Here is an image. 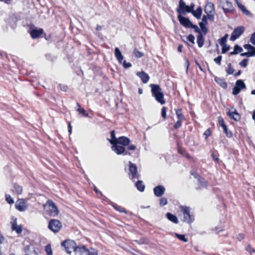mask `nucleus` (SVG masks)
Returning a JSON list of instances; mask_svg holds the SVG:
<instances>
[{"label": "nucleus", "mask_w": 255, "mask_h": 255, "mask_svg": "<svg viewBox=\"0 0 255 255\" xmlns=\"http://www.w3.org/2000/svg\"><path fill=\"white\" fill-rule=\"evenodd\" d=\"M150 86L151 88L152 95L155 97L156 100L162 105L164 104L165 101L164 99L163 93L160 87L158 85L155 84H150Z\"/></svg>", "instance_id": "1"}, {"label": "nucleus", "mask_w": 255, "mask_h": 255, "mask_svg": "<svg viewBox=\"0 0 255 255\" xmlns=\"http://www.w3.org/2000/svg\"><path fill=\"white\" fill-rule=\"evenodd\" d=\"M44 208L47 214L51 216L55 217L58 213L57 207L51 200L47 201L46 205H44Z\"/></svg>", "instance_id": "2"}, {"label": "nucleus", "mask_w": 255, "mask_h": 255, "mask_svg": "<svg viewBox=\"0 0 255 255\" xmlns=\"http://www.w3.org/2000/svg\"><path fill=\"white\" fill-rule=\"evenodd\" d=\"M180 216H183V221L187 223H191L193 221V219L190 215V210L189 207L186 206H180Z\"/></svg>", "instance_id": "3"}, {"label": "nucleus", "mask_w": 255, "mask_h": 255, "mask_svg": "<svg viewBox=\"0 0 255 255\" xmlns=\"http://www.w3.org/2000/svg\"><path fill=\"white\" fill-rule=\"evenodd\" d=\"M61 246L69 254H71L73 251L75 252V249L76 248L75 242L70 240H66L62 242Z\"/></svg>", "instance_id": "4"}, {"label": "nucleus", "mask_w": 255, "mask_h": 255, "mask_svg": "<svg viewBox=\"0 0 255 255\" xmlns=\"http://www.w3.org/2000/svg\"><path fill=\"white\" fill-rule=\"evenodd\" d=\"M48 228L54 233H57L61 229L62 224L59 220L53 219L50 221Z\"/></svg>", "instance_id": "5"}, {"label": "nucleus", "mask_w": 255, "mask_h": 255, "mask_svg": "<svg viewBox=\"0 0 255 255\" xmlns=\"http://www.w3.org/2000/svg\"><path fill=\"white\" fill-rule=\"evenodd\" d=\"M193 6L194 5H192L191 7L186 5L183 0H180L179 4V8L178 9V12L180 13H184L185 12H190L193 8Z\"/></svg>", "instance_id": "6"}, {"label": "nucleus", "mask_w": 255, "mask_h": 255, "mask_svg": "<svg viewBox=\"0 0 255 255\" xmlns=\"http://www.w3.org/2000/svg\"><path fill=\"white\" fill-rule=\"evenodd\" d=\"M246 88V85L242 80L237 81L235 86L233 89V94L238 95L242 89Z\"/></svg>", "instance_id": "7"}, {"label": "nucleus", "mask_w": 255, "mask_h": 255, "mask_svg": "<svg viewBox=\"0 0 255 255\" xmlns=\"http://www.w3.org/2000/svg\"><path fill=\"white\" fill-rule=\"evenodd\" d=\"M244 30L245 28L243 26H239L236 28L230 37V40L231 41H235L243 33Z\"/></svg>", "instance_id": "8"}, {"label": "nucleus", "mask_w": 255, "mask_h": 255, "mask_svg": "<svg viewBox=\"0 0 255 255\" xmlns=\"http://www.w3.org/2000/svg\"><path fill=\"white\" fill-rule=\"evenodd\" d=\"M15 208L20 212H24L27 209V205L23 199H19L16 202Z\"/></svg>", "instance_id": "9"}, {"label": "nucleus", "mask_w": 255, "mask_h": 255, "mask_svg": "<svg viewBox=\"0 0 255 255\" xmlns=\"http://www.w3.org/2000/svg\"><path fill=\"white\" fill-rule=\"evenodd\" d=\"M129 175L131 176L132 179L135 178H138L139 177V174L137 173L136 165L130 161L129 162Z\"/></svg>", "instance_id": "10"}, {"label": "nucleus", "mask_w": 255, "mask_h": 255, "mask_svg": "<svg viewBox=\"0 0 255 255\" xmlns=\"http://www.w3.org/2000/svg\"><path fill=\"white\" fill-rule=\"evenodd\" d=\"M227 114L230 119L236 121H238L240 120V115L237 112V110L233 108H230Z\"/></svg>", "instance_id": "11"}, {"label": "nucleus", "mask_w": 255, "mask_h": 255, "mask_svg": "<svg viewBox=\"0 0 255 255\" xmlns=\"http://www.w3.org/2000/svg\"><path fill=\"white\" fill-rule=\"evenodd\" d=\"M178 18L180 23L184 27L191 28V27L193 26L192 23L189 18L182 16L181 15L178 16Z\"/></svg>", "instance_id": "12"}, {"label": "nucleus", "mask_w": 255, "mask_h": 255, "mask_svg": "<svg viewBox=\"0 0 255 255\" xmlns=\"http://www.w3.org/2000/svg\"><path fill=\"white\" fill-rule=\"evenodd\" d=\"M221 5L225 12L231 11L233 8L232 2L229 0H222Z\"/></svg>", "instance_id": "13"}, {"label": "nucleus", "mask_w": 255, "mask_h": 255, "mask_svg": "<svg viewBox=\"0 0 255 255\" xmlns=\"http://www.w3.org/2000/svg\"><path fill=\"white\" fill-rule=\"evenodd\" d=\"M112 150L117 154H121L125 151V147L123 145H120L118 143L112 144Z\"/></svg>", "instance_id": "14"}, {"label": "nucleus", "mask_w": 255, "mask_h": 255, "mask_svg": "<svg viewBox=\"0 0 255 255\" xmlns=\"http://www.w3.org/2000/svg\"><path fill=\"white\" fill-rule=\"evenodd\" d=\"M76 255H89V251L85 247H77L75 249Z\"/></svg>", "instance_id": "15"}, {"label": "nucleus", "mask_w": 255, "mask_h": 255, "mask_svg": "<svg viewBox=\"0 0 255 255\" xmlns=\"http://www.w3.org/2000/svg\"><path fill=\"white\" fill-rule=\"evenodd\" d=\"M130 141V139L127 137L121 136L117 140L116 143L121 144L124 146L129 145Z\"/></svg>", "instance_id": "16"}, {"label": "nucleus", "mask_w": 255, "mask_h": 255, "mask_svg": "<svg viewBox=\"0 0 255 255\" xmlns=\"http://www.w3.org/2000/svg\"><path fill=\"white\" fill-rule=\"evenodd\" d=\"M154 193L157 197L161 196L165 192V188L163 186L158 185L154 188Z\"/></svg>", "instance_id": "17"}, {"label": "nucleus", "mask_w": 255, "mask_h": 255, "mask_svg": "<svg viewBox=\"0 0 255 255\" xmlns=\"http://www.w3.org/2000/svg\"><path fill=\"white\" fill-rule=\"evenodd\" d=\"M136 75L141 79L143 83H146L149 79L148 75L144 71L137 72Z\"/></svg>", "instance_id": "18"}, {"label": "nucleus", "mask_w": 255, "mask_h": 255, "mask_svg": "<svg viewBox=\"0 0 255 255\" xmlns=\"http://www.w3.org/2000/svg\"><path fill=\"white\" fill-rule=\"evenodd\" d=\"M13 223L11 225V229L14 230L17 234H20L22 232V228L20 226H18L16 224V218H13Z\"/></svg>", "instance_id": "19"}, {"label": "nucleus", "mask_w": 255, "mask_h": 255, "mask_svg": "<svg viewBox=\"0 0 255 255\" xmlns=\"http://www.w3.org/2000/svg\"><path fill=\"white\" fill-rule=\"evenodd\" d=\"M204 10L206 13H214L215 9L213 3L211 2H208L205 7Z\"/></svg>", "instance_id": "20"}, {"label": "nucleus", "mask_w": 255, "mask_h": 255, "mask_svg": "<svg viewBox=\"0 0 255 255\" xmlns=\"http://www.w3.org/2000/svg\"><path fill=\"white\" fill-rule=\"evenodd\" d=\"M43 33L42 29H33L30 32L31 36L32 38H36L41 35Z\"/></svg>", "instance_id": "21"}, {"label": "nucleus", "mask_w": 255, "mask_h": 255, "mask_svg": "<svg viewBox=\"0 0 255 255\" xmlns=\"http://www.w3.org/2000/svg\"><path fill=\"white\" fill-rule=\"evenodd\" d=\"M115 56L117 59V60L119 61V62L120 63H122V61L124 59V57L123 55L122 54L120 50L118 48H116L115 49Z\"/></svg>", "instance_id": "22"}, {"label": "nucleus", "mask_w": 255, "mask_h": 255, "mask_svg": "<svg viewBox=\"0 0 255 255\" xmlns=\"http://www.w3.org/2000/svg\"><path fill=\"white\" fill-rule=\"evenodd\" d=\"M191 12L195 17L197 19H200L202 13V10L201 7H198L196 10H193L192 9Z\"/></svg>", "instance_id": "23"}, {"label": "nucleus", "mask_w": 255, "mask_h": 255, "mask_svg": "<svg viewBox=\"0 0 255 255\" xmlns=\"http://www.w3.org/2000/svg\"><path fill=\"white\" fill-rule=\"evenodd\" d=\"M244 48L248 50L250 55L254 56L255 55V48L250 44H246L244 45Z\"/></svg>", "instance_id": "24"}, {"label": "nucleus", "mask_w": 255, "mask_h": 255, "mask_svg": "<svg viewBox=\"0 0 255 255\" xmlns=\"http://www.w3.org/2000/svg\"><path fill=\"white\" fill-rule=\"evenodd\" d=\"M235 1L238 5V7L242 10V11L247 15H250L251 13L249 10L246 9L245 7L240 3L238 0H235Z\"/></svg>", "instance_id": "25"}, {"label": "nucleus", "mask_w": 255, "mask_h": 255, "mask_svg": "<svg viewBox=\"0 0 255 255\" xmlns=\"http://www.w3.org/2000/svg\"><path fill=\"white\" fill-rule=\"evenodd\" d=\"M197 42L199 47H202L204 43V38L201 33H199L197 36Z\"/></svg>", "instance_id": "26"}, {"label": "nucleus", "mask_w": 255, "mask_h": 255, "mask_svg": "<svg viewBox=\"0 0 255 255\" xmlns=\"http://www.w3.org/2000/svg\"><path fill=\"white\" fill-rule=\"evenodd\" d=\"M167 218L170 221L174 223H178V219L177 218L174 216V215L171 214L170 213H168L166 214Z\"/></svg>", "instance_id": "27"}, {"label": "nucleus", "mask_w": 255, "mask_h": 255, "mask_svg": "<svg viewBox=\"0 0 255 255\" xmlns=\"http://www.w3.org/2000/svg\"><path fill=\"white\" fill-rule=\"evenodd\" d=\"M26 255H36L34 248L32 246L27 247L26 249Z\"/></svg>", "instance_id": "28"}, {"label": "nucleus", "mask_w": 255, "mask_h": 255, "mask_svg": "<svg viewBox=\"0 0 255 255\" xmlns=\"http://www.w3.org/2000/svg\"><path fill=\"white\" fill-rule=\"evenodd\" d=\"M215 80L218 84H219L223 88H225L227 87V84L223 79L219 78L218 77H215Z\"/></svg>", "instance_id": "29"}, {"label": "nucleus", "mask_w": 255, "mask_h": 255, "mask_svg": "<svg viewBox=\"0 0 255 255\" xmlns=\"http://www.w3.org/2000/svg\"><path fill=\"white\" fill-rule=\"evenodd\" d=\"M136 187L137 189L140 191L142 192L144 190V185L142 184V182L141 181H138L135 184Z\"/></svg>", "instance_id": "30"}, {"label": "nucleus", "mask_w": 255, "mask_h": 255, "mask_svg": "<svg viewBox=\"0 0 255 255\" xmlns=\"http://www.w3.org/2000/svg\"><path fill=\"white\" fill-rule=\"evenodd\" d=\"M111 136L112 139L109 140L110 142L112 144L116 143L117 140L118 138H117L115 135V132L114 130H112L111 131Z\"/></svg>", "instance_id": "31"}, {"label": "nucleus", "mask_w": 255, "mask_h": 255, "mask_svg": "<svg viewBox=\"0 0 255 255\" xmlns=\"http://www.w3.org/2000/svg\"><path fill=\"white\" fill-rule=\"evenodd\" d=\"M242 51H243L242 48L240 46H239V45H236L235 46V47L234 48V51L231 52L230 53V54L231 55H235V54H238L239 52H241Z\"/></svg>", "instance_id": "32"}, {"label": "nucleus", "mask_w": 255, "mask_h": 255, "mask_svg": "<svg viewBox=\"0 0 255 255\" xmlns=\"http://www.w3.org/2000/svg\"><path fill=\"white\" fill-rule=\"evenodd\" d=\"M77 106H78V108L77 109V111L79 112V114H82L84 116L88 117L89 116V114L86 112V111L83 108L80 107V106L78 103Z\"/></svg>", "instance_id": "33"}, {"label": "nucleus", "mask_w": 255, "mask_h": 255, "mask_svg": "<svg viewBox=\"0 0 255 255\" xmlns=\"http://www.w3.org/2000/svg\"><path fill=\"white\" fill-rule=\"evenodd\" d=\"M178 120L183 121L184 120V117L182 115V111L181 109H178L176 111Z\"/></svg>", "instance_id": "34"}, {"label": "nucleus", "mask_w": 255, "mask_h": 255, "mask_svg": "<svg viewBox=\"0 0 255 255\" xmlns=\"http://www.w3.org/2000/svg\"><path fill=\"white\" fill-rule=\"evenodd\" d=\"M14 189L15 192L17 194H21L22 193V188L21 186H20L18 185H17V184H14Z\"/></svg>", "instance_id": "35"}, {"label": "nucleus", "mask_w": 255, "mask_h": 255, "mask_svg": "<svg viewBox=\"0 0 255 255\" xmlns=\"http://www.w3.org/2000/svg\"><path fill=\"white\" fill-rule=\"evenodd\" d=\"M226 71L228 75L232 74L234 71V69L231 66V64H228L227 68L226 69Z\"/></svg>", "instance_id": "36"}, {"label": "nucleus", "mask_w": 255, "mask_h": 255, "mask_svg": "<svg viewBox=\"0 0 255 255\" xmlns=\"http://www.w3.org/2000/svg\"><path fill=\"white\" fill-rule=\"evenodd\" d=\"M133 54L134 56L136 58H140L144 55V54L139 51H138L136 49H135L133 51Z\"/></svg>", "instance_id": "37"}, {"label": "nucleus", "mask_w": 255, "mask_h": 255, "mask_svg": "<svg viewBox=\"0 0 255 255\" xmlns=\"http://www.w3.org/2000/svg\"><path fill=\"white\" fill-rule=\"evenodd\" d=\"M199 25H200V27L202 32L205 34H206L207 33V31H208V29L206 27V24H205L204 22H200L199 23Z\"/></svg>", "instance_id": "38"}, {"label": "nucleus", "mask_w": 255, "mask_h": 255, "mask_svg": "<svg viewBox=\"0 0 255 255\" xmlns=\"http://www.w3.org/2000/svg\"><path fill=\"white\" fill-rule=\"evenodd\" d=\"M175 235L180 240L185 243L188 242V240L185 238L184 235H180L177 233H175Z\"/></svg>", "instance_id": "39"}, {"label": "nucleus", "mask_w": 255, "mask_h": 255, "mask_svg": "<svg viewBox=\"0 0 255 255\" xmlns=\"http://www.w3.org/2000/svg\"><path fill=\"white\" fill-rule=\"evenodd\" d=\"M222 128L228 137H230L232 136V133L231 131H228L226 125L223 127Z\"/></svg>", "instance_id": "40"}, {"label": "nucleus", "mask_w": 255, "mask_h": 255, "mask_svg": "<svg viewBox=\"0 0 255 255\" xmlns=\"http://www.w3.org/2000/svg\"><path fill=\"white\" fill-rule=\"evenodd\" d=\"M228 36V34H226L225 35V36H224L223 37H222L220 40V41H219V43H220V44L221 45H225V43L226 42V40H227V38Z\"/></svg>", "instance_id": "41"}, {"label": "nucleus", "mask_w": 255, "mask_h": 255, "mask_svg": "<svg viewBox=\"0 0 255 255\" xmlns=\"http://www.w3.org/2000/svg\"><path fill=\"white\" fill-rule=\"evenodd\" d=\"M5 200L7 203L10 204H12L14 203L13 199L11 197V196L9 195H6L5 196Z\"/></svg>", "instance_id": "42"}, {"label": "nucleus", "mask_w": 255, "mask_h": 255, "mask_svg": "<svg viewBox=\"0 0 255 255\" xmlns=\"http://www.w3.org/2000/svg\"><path fill=\"white\" fill-rule=\"evenodd\" d=\"M161 116L163 119H165L166 117V107H163L161 110Z\"/></svg>", "instance_id": "43"}, {"label": "nucleus", "mask_w": 255, "mask_h": 255, "mask_svg": "<svg viewBox=\"0 0 255 255\" xmlns=\"http://www.w3.org/2000/svg\"><path fill=\"white\" fill-rule=\"evenodd\" d=\"M221 46L223 47H222V50L223 53H226L230 49V46H227L226 44L223 45H221Z\"/></svg>", "instance_id": "44"}, {"label": "nucleus", "mask_w": 255, "mask_h": 255, "mask_svg": "<svg viewBox=\"0 0 255 255\" xmlns=\"http://www.w3.org/2000/svg\"><path fill=\"white\" fill-rule=\"evenodd\" d=\"M248 61L247 59H245L240 63V65L242 67H246L247 66Z\"/></svg>", "instance_id": "45"}, {"label": "nucleus", "mask_w": 255, "mask_h": 255, "mask_svg": "<svg viewBox=\"0 0 255 255\" xmlns=\"http://www.w3.org/2000/svg\"><path fill=\"white\" fill-rule=\"evenodd\" d=\"M218 122H219L220 126L222 127L226 126L225 124L224 123V120H223V118L221 117H219L218 118Z\"/></svg>", "instance_id": "46"}, {"label": "nucleus", "mask_w": 255, "mask_h": 255, "mask_svg": "<svg viewBox=\"0 0 255 255\" xmlns=\"http://www.w3.org/2000/svg\"><path fill=\"white\" fill-rule=\"evenodd\" d=\"M167 200L165 198H162L160 200V205L161 206L165 205L167 204Z\"/></svg>", "instance_id": "47"}, {"label": "nucleus", "mask_w": 255, "mask_h": 255, "mask_svg": "<svg viewBox=\"0 0 255 255\" xmlns=\"http://www.w3.org/2000/svg\"><path fill=\"white\" fill-rule=\"evenodd\" d=\"M187 39L192 43H194L195 37L192 34H190L187 37Z\"/></svg>", "instance_id": "48"}, {"label": "nucleus", "mask_w": 255, "mask_h": 255, "mask_svg": "<svg viewBox=\"0 0 255 255\" xmlns=\"http://www.w3.org/2000/svg\"><path fill=\"white\" fill-rule=\"evenodd\" d=\"M123 65L125 68H128L131 67V64L129 62H127L126 61H124Z\"/></svg>", "instance_id": "49"}, {"label": "nucleus", "mask_w": 255, "mask_h": 255, "mask_svg": "<svg viewBox=\"0 0 255 255\" xmlns=\"http://www.w3.org/2000/svg\"><path fill=\"white\" fill-rule=\"evenodd\" d=\"M221 59H222V56H219L218 57H217V58H215L214 59V61L217 63L218 64V65H221Z\"/></svg>", "instance_id": "50"}, {"label": "nucleus", "mask_w": 255, "mask_h": 255, "mask_svg": "<svg viewBox=\"0 0 255 255\" xmlns=\"http://www.w3.org/2000/svg\"><path fill=\"white\" fill-rule=\"evenodd\" d=\"M89 255H98L97 251L94 249H91L89 251Z\"/></svg>", "instance_id": "51"}, {"label": "nucleus", "mask_w": 255, "mask_h": 255, "mask_svg": "<svg viewBox=\"0 0 255 255\" xmlns=\"http://www.w3.org/2000/svg\"><path fill=\"white\" fill-rule=\"evenodd\" d=\"M182 122V121H181L178 120L177 121V122L175 123V124L174 125V128H178L179 127H180L182 125V124H181Z\"/></svg>", "instance_id": "52"}, {"label": "nucleus", "mask_w": 255, "mask_h": 255, "mask_svg": "<svg viewBox=\"0 0 255 255\" xmlns=\"http://www.w3.org/2000/svg\"><path fill=\"white\" fill-rule=\"evenodd\" d=\"M250 41L252 44L255 45V32L254 33L250 38Z\"/></svg>", "instance_id": "53"}, {"label": "nucleus", "mask_w": 255, "mask_h": 255, "mask_svg": "<svg viewBox=\"0 0 255 255\" xmlns=\"http://www.w3.org/2000/svg\"><path fill=\"white\" fill-rule=\"evenodd\" d=\"M191 28H193L195 30V31L199 33V34L201 33L200 29L197 25L193 24V26H192Z\"/></svg>", "instance_id": "54"}, {"label": "nucleus", "mask_w": 255, "mask_h": 255, "mask_svg": "<svg viewBox=\"0 0 255 255\" xmlns=\"http://www.w3.org/2000/svg\"><path fill=\"white\" fill-rule=\"evenodd\" d=\"M45 249L47 252V255H52V251L50 247L47 246L45 247Z\"/></svg>", "instance_id": "55"}, {"label": "nucleus", "mask_w": 255, "mask_h": 255, "mask_svg": "<svg viewBox=\"0 0 255 255\" xmlns=\"http://www.w3.org/2000/svg\"><path fill=\"white\" fill-rule=\"evenodd\" d=\"M207 15L208 18L211 21H213L214 20V16L213 15V13H206Z\"/></svg>", "instance_id": "56"}, {"label": "nucleus", "mask_w": 255, "mask_h": 255, "mask_svg": "<svg viewBox=\"0 0 255 255\" xmlns=\"http://www.w3.org/2000/svg\"><path fill=\"white\" fill-rule=\"evenodd\" d=\"M201 22H204L205 24H207L208 22L207 20V17L206 15H204L202 18V21Z\"/></svg>", "instance_id": "57"}, {"label": "nucleus", "mask_w": 255, "mask_h": 255, "mask_svg": "<svg viewBox=\"0 0 255 255\" xmlns=\"http://www.w3.org/2000/svg\"><path fill=\"white\" fill-rule=\"evenodd\" d=\"M128 149L130 150H134L136 149V146L134 145H128Z\"/></svg>", "instance_id": "58"}, {"label": "nucleus", "mask_w": 255, "mask_h": 255, "mask_svg": "<svg viewBox=\"0 0 255 255\" xmlns=\"http://www.w3.org/2000/svg\"><path fill=\"white\" fill-rule=\"evenodd\" d=\"M247 250L249 251L250 253L255 252V250L253 249H252L250 246L247 247Z\"/></svg>", "instance_id": "59"}, {"label": "nucleus", "mask_w": 255, "mask_h": 255, "mask_svg": "<svg viewBox=\"0 0 255 255\" xmlns=\"http://www.w3.org/2000/svg\"><path fill=\"white\" fill-rule=\"evenodd\" d=\"M204 135L206 136V137H207L208 136H209V135H210L211 134V132L210 131V130L208 129H207L205 132H204Z\"/></svg>", "instance_id": "60"}, {"label": "nucleus", "mask_w": 255, "mask_h": 255, "mask_svg": "<svg viewBox=\"0 0 255 255\" xmlns=\"http://www.w3.org/2000/svg\"><path fill=\"white\" fill-rule=\"evenodd\" d=\"M237 238L239 241H241L244 238V237L243 234H239L237 236Z\"/></svg>", "instance_id": "61"}, {"label": "nucleus", "mask_w": 255, "mask_h": 255, "mask_svg": "<svg viewBox=\"0 0 255 255\" xmlns=\"http://www.w3.org/2000/svg\"><path fill=\"white\" fill-rule=\"evenodd\" d=\"M241 55L242 56H247L248 57H251L252 56L250 55V54L249 52H245V53H243L241 54Z\"/></svg>", "instance_id": "62"}, {"label": "nucleus", "mask_w": 255, "mask_h": 255, "mask_svg": "<svg viewBox=\"0 0 255 255\" xmlns=\"http://www.w3.org/2000/svg\"><path fill=\"white\" fill-rule=\"evenodd\" d=\"M183 46L182 45H179L178 47L177 50L178 52H181L182 51Z\"/></svg>", "instance_id": "63"}, {"label": "nucleus", "mask_w": 255, "mask_h": 255, "mask_svg": "<svg viewBox=\"0 0 255 255\" xmlns=\"http://www.w3.org/2000/svg\"><path fill=\"white\" fill-rule=\"evenodd\" d=\"M96 30H98V31H100L102 30V26L99 25H98L97 27H96Z\"/></svg>", "instance_id": "64"}]
</instances>
